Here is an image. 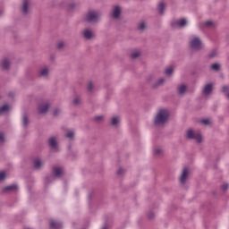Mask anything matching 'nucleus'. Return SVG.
Instances as JSON below:
<instances>
[{
	"label": "nucleus",
	"instance_id": "35",
	"mask_svg": "<svg viewBox=\"0 0 229 229\" xmlns=\"http://www.w3.org/2000/svg\"><path fill=\"white\" fill-rule=\"evenodd\" d=\"M62 112V109L60 108H55L53 111V115H58Z\"/></svg>",
	"mask_w": 229,
	"mask_h": 229
},
{
	"label": "nucleus",
	"instance_id": "11",
	"mask_svg": "<svg viewBox=\"0 0 229 229\" xmlns=\"http://www.w3.org/2000/svg\"><path fill=\"white\" fill-rule=\"evenodd\" d=\"M212 90H213V87L211 83L207 84L203 90H202V94L203 96H210L212 94Z\"/></svg>",
	"mask_w": 229,
	"mask_h": 229
},
{
	"label": "nucleus",
	"instance_id": "39",
	"mask_svg": "<svg viewBox=\"0 0 229 229\" xmlns=\"http://www.w3.org/2000/svg\"><path fill=\"white\" fill-rule=\"evenodd\" d=\"M165 82V79L161 78L157 81V85H164Z\"/></svg>",
	"mask_w": 229,
	"mask_h": 229
},
{
	"label": "nucleus",
	"instance_id": "17",
	"mask_svg": "<svg viewBox=\"0 0 229 229\" xmlns=\"http://www.w3.org/2000/svg\"><path fill=\"white\" fill-rule=\"evenodd\" d=\"M121 15V7L119 5H115L113 10V18L119 19Z\"/></svg>",
	"mask_w": 229,
	"mask_h": 229
},
{
	"label": "nucleus",
	"instance_id": "5",
	"mask_svg": "<svg viewBox=\"0 0 229 229\" xmlns=\"http://www.w3.org/2000/svg\"><path fill=\"white\" fill-rule=\"evenodd\" d=\"M186 137L187 139H192L193 140H196V142H201L203 139L199 132H194V131L191 129L187 131Z\"/></svg>",
	"mask_w": 229,
	"mask_h": 229
},
{
	"label": "nucleus",
	"instance_id": "22",
	"mask_svg": "<svg viewBox=\"0 0 229 229\" xmlns=\"http://www.w3.org/2000/svg\"><path fill=\"white\" fill-rule=\"evenodd\" d=\"M163 152L164 150L160 147H156L153 150V154L155 155V157H160Z\"/></svg>",
	"mask_w": 229,
	"mask_h": 229
},
{
	"label": "nucleus",
	"instance_id": "27",
	"mask_svg": "<svg viewBox=\"0 0 229 229\" xmlns=\"http://www.w3.org/2000/svg\"><path fill=\"white\" fill-rule=\"evenodd\" d=\"M67 139H74V131L72 130H70L66 132Z\"/></svg>",
	"mask_w": 229,
	"mask_h": 229
},
{
	"label": "nucleus",
	"instance_id": "42",
	"mask_svg": "<svg viewBox=\"0 0 229 229\" xmlns=\"http://www.w3.org/2000/svg\"><path fill=\"white\" fill-rule=\"evenodd\" d=\"M95 121H97V123H99V121H103V115L96 116Z\"/></svg>",
	"mask_w": 229,
	"mask_h": 229
},
{
	"label": "nucleus",
	"instance_id": "29",
	"mask_svg": "<svg viewBox=\"0 0 229 229\" xmlns=\"http://www.w3.org/2000/svg\"><path fill=\"white\" fill-rule=\"evenodd\" d=\"M138 30H140V31H144V30H146V23L144 22L140 23L138 26Z\"/></svg>",
	"mask_w": 229,
	"mask_h": 229
},
{
	"label": "nucleus",
	"instance_id": "8",
	"mask_svg": "<svg viewBox=\"0 0 229 229\" xmlns=\"http://www.w3.org/2000/svg\"><path fill=\"white\" fill-rule=\"evenodd\" d=\"M82 35L86 40H90L95 37L94 30L90 29H85L82 32Z\"/></svg>",
	"mask_w": 229,
	"mask_h": 229
},
{
	"label": "nucleus",
	"instance_id": "40",
	"mask_svg": "<svg viewBox=\"0 0 229 229\" xmlns=\"http://www.w3.org/2000/svg\"><path fill=\"white\" fill-rule=\"evenodd\" d=\"M228 189H229V184L228 183H224L222 185V190L223 191H228Z\"/></svg>",
	"mask_w": 229,
	"mask_h": 229
},
{
	"label": "nucleus",
	"instance_id": "38",
	"mask_svg": "<svg viewBox=\"0 0 229 229\" xmlns=\"http://www.w3.org/2000/svg\"><path fill=\"white\" fill-rule=\"evenodd\" d=\"M202 124H205L206 126L210 124V120L208 119H203L201 120Z\"/></svg>",
	"mask_w": 229,
	"mask_h": 229
},
{
	"label": "nucleus",
	"instance_id": "36",
	"mask_svg": "<svg viewBox=\"0 0 229 229\" xmlns=\"http://www.w3.org/2000/svg\"><path fill=\"white\" fill-rule=\"evenodd\" d=\"M6 178V174L4 172H0V182H3Z\"/></svg>",
	"mask_w": 229,
	"mask_h": 229
},
{
	"label": "nucleus",
	"instance_id": "16",
	"mask_svg": "<svg viewBox=\"0 0 229 229\" xmlns=\"http://www.w3.org/2000/svg\"><path fill=\"white\" fill-rule=\"evenodd\" d=\"M49 110V104H41L38 106V112L40 114H46Z\"/></svg>",
	"mask_w": 229,
	"mask_h": 229
},
{
	"label": "nucleus",
	"instance_id": "1",
	"mask_svg": "<svg viewBox=\"0 0 229 229\" xmlns=\"http://www.w3.org/2000/svg\"><path fill=\"white\" fill-rule=\"evenodd\" d=\"M169 122V110L159 109L157 115L154 118V123L156 126H164Z\"/></svg>",
	"mask_w": 229,
	"mask_h": 229
},
{
	"label": "nucleus",
	"instance_id": "12",
	"mask_svg": "<svg viewBox=\"0 0 229 229\" xmlns=\"http://www.w3.org/2000/svg\"><path fill=\"white\" fill-rule=\"evenodd\" d=\"M19 186L17 184H11L4 188V192H17Z\"/></svg>",
	"mask_w": 229,
	"mask_h": 229
},
{
	"label": "nucleus",
	"instance_id": "14",
	"mask_svg": "<svg viewBox=\"0 0 229 229\" xmlns=\"http://www.w3.org/2000/svg\"><path fill=\"white\" fill-rule=\"evenodd\" d=\"M62 222L56 221V220H52L50 222V227L51 229H62Z\"/></svg>",
	"mask_w": 229,
	"mask_h": 229
},
{
	"label": "nucleus",
	"instance_id": "32",
	"mask_svg": "<svg viewBox=\"0 0 229 229\" xmlns=\"http://www.w3.org/2000/svg\"><path fill=\"white\" fill-rule=\"evenodd\" d=\"M78 6V4H76V3H71L70 4H69V9L70 10H74V8H76Z\"/></svg>",
	"mask_w": 229,
	"mask_h": 229
},
{
	"label": "nucleus",
	"instance_id": "10",
	"mask_svg": "<svg viewBox=\"0 0 229 229\" xmlns=\"http://www.w3.org/2000/svg\"><path fill=\"white\" fill-rule=\"evenodd\" d=\"M53 174L55 178H60V176L64 175V168L60 166H55L53 169Z\"/></svg>",
	"mask_w": 229,
	"mask_h": 229
},
{
	"label": "nucleus",
	"instance_id": "15",
	"mask_svg": "<svg viewBox=\"0 0 229 229\" xmlns=\"http://www.w3.org/2000/svg\"><path fill=\"white\" fill-rule=\"evenodd\" d=\"M22 13H24V15H26L27 13H30V0L23 1Z\"/></svg>",
	"mask_w": 229,
	"mask_h": 229
},
{
	"label": "nucleus",
	"instance_id": "23",
	"mask_svg": "<svg viewBox=\"0 0 229 229\" xmlns=\"http://www.w3.org/2000/svg\"><path fill=\"white\" fill-rule=\"evenodd\" d=\"M157 10H158L160 15H164V12H165V4L160 3L158 4Z\"/></svg>",
	"mask_w": 229,
	"mask_h": 229
},
{
	"label": "nucleus",
	"instance_id": "37",
	"mask_svg": "<svg viewBox=\"0 0 229 229\" xmlns=\"http://www.w3.org/2000/svg\"><path fill=\"white\" fill-rule=\"evenodd\" d=\"M140 56V53L139 52H134L131 54V58H139Z\"/></svg>",
	"mask_w": 229,
	"mask_h": 229
},
{
	"label": "nucleus",
	"instance_id": "31",
	"mask_svg": "<svg viewBox=\"0 0 229 229\" xmlns=\"http://www.w3.org/2000/svg\"><path fill=\"white\" fill-rule=\"evenodd\" d=\"M217 55V51L216 50H213L209 55H208V58H214V56Z\"/></svg>",
	"mask_w": 229,
	"mask_h": 229
},
{
	"label": "nucleus",
	"instance_id": "9",
	"mask_svg": "<svg viewBox=\"0 0 229 229\" xmlns=\"http://www.w3.org/2000/svg\"><path fill=\"white\" fill-rule=\"evenodd\" d=\"M39 78H47L49 76V67L44 66L38 71Z\"/></svg>",
	"mask_w": 229,
	"mask_h": 229
},
{
	"label": "nucleus",
	"instance_id": "44",
	"mask_svg": "<svg viewBox=\"0 0 229 229\" xmlns=\"http://www.w3.org/2000/svg\"><path fill=\"white\" fill-rule=\"evenodd\" d=\"M153 217H155V213L150 212V213L148 214V218H149V219H153Z\"/></svg>",
	"mask_w": 229,
	"mask_h": 229
},
{
	"label": "nucleus",
	"instance_id": "13",
	"mask_svg": "<svg viewBox=\"0 0 229 229\" xmlns=\"http://www.w3.org/2000/svg\"><path fill=\"white\" fill-rule=\"evenodd\" d=\"M48 144L52 149L58 148V142L56 141V138H55V137L49 138Z\"/></svg>",
	"mask_w": 229,
	"mask_h": 229
},
{
	"label": "nucleus",
	"instance_id": "34",
	"mask_svg": "<svg viewBox=\"0 0 229 229\" xmlns=\"http://www.w3.org/2000/svg\"><path fill=\"white\" fill-rule=\"evenodd\" d=\"M80 103H81V100L80 99V98H75L73 99V105L78 106L80 105Z\"/></svg>",
	"mask_w": 229,
	"mask_h": 229
},
{
	"label": "nucleus",
	"instance_id": "47",
	"mask_svg": "<svg viewBox=\"0 0 229 229\" xmlns=\"http://www.w3.org/2000/svg\"><path fill=\"white\" fill-rule=\"evenodd\" d=\"M3 13V11H0V15Z\"/></svg>",
	"mask_w": 229,
	"mask_h": 229
},
{
	"label": "nucleus",
	"instance_id": "19",
	"mask_svg": "<svg viewBox=\"0 0 229 229\" xmlns=\"http://www.w3.org/2000/svg\"><path fill=\"white\" fill-rule=\"evenodd\" d=\"M44 165V161L40 158H36L34 160V168L35 169H40V167H42Z\"/></svg>",
	"mask_w": 229,
	"mask_h": 229
},
{
	"label": "nucleus",
	"instance_id": "7",
	"mask_svg": "<svg viewBox=\"0 0 229 229\" xmlns=\"http://www.w3.org/2000/svg\"><path fill=\"white\" fill-rule=\"evenodd\" d=\"M10 59L8 58H3L0 61V69H2V71H8L10 69Z\"/></svg>",
	"mask_w": 229,
	"mask_h": 229
},
{
	"label": "nucleus",
	"instance_id": "2",
	"mask_svg": "<svg viewBox=\"0 0 229 229\" xmlns=\"http://www.w3.org/2000/svg\"><path fill=\"white\" fill-rule=\"evenodd\" d=\"M101 14L97 11H89L85 17L86 22H89L90 24H96L98 22Z\"/></svg>",
	"mask_w": 229,
	"mask_h": 229
},
{
	"label": "nucleus",
	"instance_id": "3",
	"mask_svg": "<svg viewBox=\"0 0 229 229\" xmlns=\"http://www.w3.org/2000/svg\"><path fill=\"white\" fill-rule=\"evenodd\" d=\"M190 47L195 51H199V49H203V42L199 38L194 37L190 42Z\"/></svg>",
	"mask_w": 229,
	"mask_h": 229
},
{
	"label": "nucleus",
	"instance_id": "25",
	"mask_svg": "<svg viewBox=\"0 0 229 229\" xmlns=\"http://www.w3.org/2000/svg\"><path fill=\"white\" fill-rule=\"evenodd\" d=\"M28 124H30V120L28 119V115L23 114L22 125L24 126V128H26L28 126Z\"/></svg>",
	"mask_w": 229,
	"mask_h": 229
},
{
	"label": "nucleus",
	"instance_id": "4",
	"mask_svg": "<svg viewBox=\"0 0 229 229\" xmlns=\"http://www.w3.org/2000/svg\"><path fill=\"white\" fill-rule=\"evenodd\" d=\"M187 24H189V21L187 20V18H181L179 20H174V21H172V28H185Z\"/></svg>",
	"mask_w": 229,
	"mask_h": 229
},
{
	"label": "nucleus",
	"instance_id": "43",
	"mask_svg": "<svg viewBox=\"0 0 229 229\" xmlns=\"http://www.w3.org/2000/svg\"><path fill=\"white\" fill-rule=\"evenodd\" d=\"M117 174H124V168H119L117 171Z\"/></svg>",
	"mask_w": 229,
	"mask_h": 229
},
{
	"label": "nucleus",
	"instance_id": "30",
	"mask_svg": "<svg viewBox=\"0 0 229 229\" xmlns=\"http://www.w3.org/2000/svg\"><path fill=\"white\" fill-rule=\"evenodd\" d=\"M219 68H220V65H219V64H217V63H215V64H213L211 65V69H212L213 71H219Z\"/></svg>",
	"mask_w": 229,
	"mask_h": 229
},
{
	"label": "nucleus",
	"instance_id": "24",
	"mask_svg": "<svg viewBox=\"0 0 229 229\" xmlns=\"http://www.w3.org/2000/svg\"><path fill=\"white\" fill-rule=\"evenodd\" d=\"M215 26H216V23H214L210 21H208L202 23L203 28H214Z\"/></svg>",
	"mask_w": 229,
	"mask_h": 229
},
{
	"label": "nucleus",
	"instance_id": "18",
	"mask_svg": "<svg viewBox=\"0 0 229 229\" xmlns=\"http://www.w3.org/2000/svg\"><path fill=\"white\" fill-rule=\"evenodd\" d=\"M177 92L180 96H183L187 92V86L185 84H181L177 87Z\"/></svg>",
	"mask_w": 229,
	"mask_h": 229
},
{
	"label": "nucleus",
	"instance_id": "41",
	"mask_svg": "<svg viewBox=\"0 0 229 229\" xmlns=\"http://www.w3.org/2000/svg\"><path fill=\"white\" fill-rule=\"evenodd\" d=\"M4 142V133L0 132V143Z\"/></svg>",
	"mask_w": 229,
	"mask_h": 229
},
{
	"label": "nucleus",
	"instance_id": "6",
	"mask_svg": "<svg viewBox=\"0 0 229 229\" xmlns=\"http://www.w3.org/2000/svg\"><path fill=\"white\" fill-rule=\"evenodd\" d=\"M191 174V171L189 170L188 167H184L182 169L181 177L179 179L180 183H182V185H185V183H187V181L189 180V174Z\"/></svg>",
	"mask_w": 229,
	"mask_h": 229
},
{
	"label": "nucleus",
	"instance_id": "46",
	"mask_svg": "<svg viewBox=\"0 0 229 229\" xmlns=\"http://www.w3.org/2000/svg\"><path fill=\"white\" fill-rule=\"evenodd\" d=\"M102 229H108L106 225L103 226Z\"/></svg>",
	"mask_w": 229,
	"mask_h": 229
},
{
	"label": "nucleus",
	"instance_id": "28",
	"mask_svg": "<svg viewBox=\"0 0 229 229\" xmlns=\"http://www.w3.org/2000/svg\"><path fill=\"white\" fill-rule=\"evenodd\" d=\"M165 72L166 76H171V74H173V72H174V70L172 67H168V68H166Z\"/></svg>",
	"mask_w": 229,
	"mask_h": 229
},
{
	"label": "nucleus",
	"instance_id": "26",
	"mask_svg": "<svg viewBox=\"0 0 229 229\" xmlns=\"http://www.w3.org/2000/svg\"><path fill=\"white\" fill-rule=\"evenodd\" d=\"M222 92L226 96L227 99H229V86H223Z\"/></svg>",
	"mask_w": 229,
	"mask_h": 229
},
{
	"label": "nucleus",
	"instance_id": "20",
	"mask_svg": "<svg viewBox=\"0 0 229 229\" xmlns=\"http://www.w3.org/2000/svg\"><path fill=\"white\" fill-rule=\"evenodd\" d=\"M119 123H121V117L115 115L111 118L112 126H119Z\"/></svg>",
	"mask_w": 229,
	"mask_h": 229
},
{
	"label": "nucleus",
	"instance_id": "21",
	"mask_svg": "<svg viewBox=\"0 0 229 229\" xmlns=\"http://www.w3.org/2000/svg\"><path fill=\"white\" fill-rule=\"evenodd\" d=\"M8 112H10V106H8V104L0 107V115H3V114H8Z\"/></svg>",
	"mask_w": 229,
	"mask_h": 229
},
{
	"label": "nucleus",
	"instance_id": "33",
	"mask_svg": "<svg viewBox=\"0 0 229 229\" xmlns=\"http://www.w3.org/2000/svg\"><path fill=\"white\" fill-rule=\"evenodd\" d=\"M93 89H94V84L92 82H89L88 84V90H89V92H92Z\"/></svg>",
	"mask_w": 229,
	"mask_h": 229
},
{
	"label": "nucleus",
	"instance_id": "45",
	"mask_svg": "<svg viewBox=\"0 0 229 229\" xmlns=\"http://www.w3.org/2000/svg\"><path fill=\"white\" fill-rule=\"evenodd\" d=\"M57 47L58 49H62V47H64V42L59 43Z\"/></svg>",
	"mask_w": 229,
	"mask_h": 229
}]
</instances>
